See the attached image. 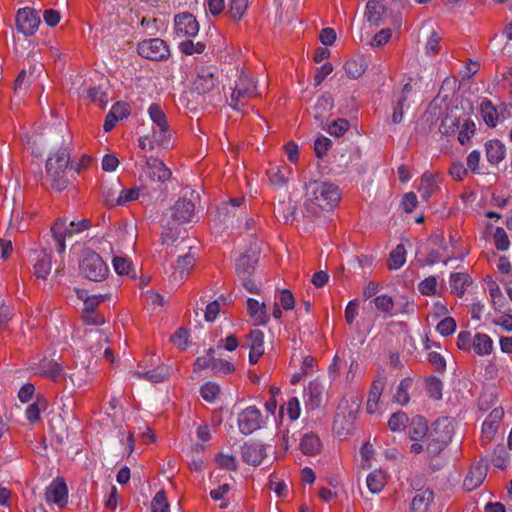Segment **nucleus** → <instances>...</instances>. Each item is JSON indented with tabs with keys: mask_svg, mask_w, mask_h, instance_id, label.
I'll use <instances>...</instances> for the list:
<instances>
[{
	"mask_svg": "<svg viewBox=\"0 0 512 512\" xmlns=\"http://www.w3.org/2000/svg\"><path fill=\"white\" fill-rule=\"evenodd\" d=\"M150 131L139 138L143 150H167L173 146V133L161 105L152 103L147 109Z\"/></svg>",
	"mask_w": 512,
	"mask_h": 512,
	"instance_id": "nucleus-1",
	"label": "nucleus"
},
{
	"mask_svg": "<svg viewBox=\"0 0 512 512\" xmlns=\"http://www.w3.org/2000/svg\"><path fill=\"white\" fill-rule=\"evenodd\" d=\"M338 186L320 181H310L305 185V201L307 209L315 211L320 209H332L340 201Z\"/></svg>",
	"mask_w": 512,
	"mask_h": 512,
	"instance_id": "nucleus-2",
	"label": "nucleus"
},
{
	"mask_svg": "<svg viewBox=\"0 0 512 512\" xmlns=\"http://www.w3.org/2000/svg\"><path fill=\"white\" fill-rule=\"evenodd\" d=\"M439 130L445 135L458 133V141L465 144L475 133V123L465 112L456 109L443 118Z\"/></svg>",
	"mask_w": 512,
	"mask_h": 512,
	"instance_id": "nucleus-3",
	"label": "nucleus"
},
{
	"mask_svg": "<svg viewBox=\"0 0 512 512\" xmlns=\"http://www.w3.org/2000/svg\"><path fill=\"white\" fill-rule=\"evenodd\" d=\"M70 163V152L68 147L62 146L56 152L51 153L46 162V172L51 179L52 187L62 191L66 187L64 173Z\"/></svg>",
	"mask_w": 512,
	"mask_h": 512,
	"instance_id": "nucleus-4",
	"label": "nucleus"
},
{
	"mask_svg": "<svg viewBox=\"0 0 512 512\" xmlns=\"http://www.w3.org/2000/svg\"><path fill=\"white\" fill-rule=\"evenodd\" d=\"M141 174L139 177H143L145 180V184L149 187V182L151 184H157L155 187L157 189L156 192L159 191V187L161 184L168 181L171 177L170 169L158 158L153 157H143V160L140 164H138Z\"/></svg>",
	"mask_w": 512,
	"mask_h": 512,
	"instance_id": "nucleus-5",
	"label": "nucleus"
},
{
	"mask_svg": "<svg viewBox=\"0 0 512 512\" xmlns=\"http://www.w3.org/2000/svg\"><path fill=\"white\" fill-rule=\"evenodd\" d=\"M81 274L91 281H102L106 278L109 268L99 254L84 250L79 263Z\"/></svg>",
	"mask_w": 512,
	"mask_h": 512,
	"instance_id": "nucleus-6",
	"label": "nucleus"
},
{
	"mask_svg": "<svg viewBox=\"0 0 512 512\" xmlns=\"http://www.w3.org/2000/svg\"><path fill=\"white\" fill-rule=\"evenodd\" d=\"M258 95L255 80L249 74L243 72L235 82L230 105L235 110H241L247 101Z\"/></svg>",
	"mask_w": 512,
	"mask_h": 512,
	"instance_id": "nucleus-7",
	"label": "nucleus"
},
{
	"mask_svg": "<svg viewBox=\"0 0 512 512\" xmlns=\"http://www.w3.org/2000/svg\"><path fill=\"white\" fill-rule=\"evenodd\" d=\"M138 54L153 61H163L170 56L167 43L160 38L144 39L138 43Z\"/></svg>",
	"mask_w": 512,
	"mask_h": 512,
	"instance_id": "nucleus-8",
	"label": "nucleus"
},
{
	"mask_svg": "<svg viewBox=\"0 0 512 512\" xmlns=\"http://www.w3.org/2000/svg\"><path fill=\"white\" fill-rule=\"evenodd\" d=\"M193 89L200 95L220 93V81L211 68H201L193 81Z\"/></svg>",
	"mask_w": 512,
	"mask_h": 512,
	"instance_id": "nucleus-9",
	"label": "nucleus"
},
{
	"mask_svg": "<svg viewBox=\"0 0 512 512\" xmlns=\"http://www.w3.org/2000/svg\"><path fill=\"white\" fill-rule=\"evenodd\" d=\"M428 245L430 251L421 265L431 266L440 261H443V263L447 265L451 258L444 259L449 254V246L445 242L444 236L441 234L431 236L428 239Z\"/></svg>",
	"mask_w": 512,
	"mask_h": 512,
	"instance_id": "nucleus-10",
	"label": "nucleus"
},
{
	"mask_svg": "<svg viewBox=\"0 0 512 512\" xmlns=\"http://www.w3.org/2000/svg\"><path fill=\"white\" fill-rule=\"evenodd\" d=\"M238 427L242 434L249 435L260 429L264 420L262 414L255 406H249L238 415Z\"/></svg>",
	"mask_w": 512,
	"mask_h": 512,
	"instance_id": "nucleus-11",
	"label": "nucleus"
},
{
	"mask_svg": "<svg viewBox=\"0 0 512 512\" xmlns=\"http://www.w3.org/2000/svg\"><path fill=\"white\" fill-rule=\"evenodd\" d=\"M40 24V17L37 12L29 7L18 10L16 15V26L19 32L24 35L34 34Z\"/></svg>",
	"mask_w": 512,
	"mask_h": 512,
	"instance_id": "nucleus-12",
	"label": "nucleus"
},
{
	"mask_svg": "<svg viewBox=\"0 0 512 512\" xmlns=\"http://www.w3.org/2000/svg\"><path fill=\"white\" fill-rule=\"evenodd\" d=\"M174 31L177 37H195L199 32V23L190 13H180L174 18Z\"/></svg>",
	"mask_w": 512,
	"mask_h": 512,
	"instance_id": "nucleus-13",
	"label": "nucleus"
},
{
	"mask_svg": "<svg viewBox=\"0 0 512 512\" xmlns=\"http://www.w3.org/2000/svg\"><path fill=\"white\" fill-rule=\"evenodd\" d=\"M480 115L489 127H495L506 117V107L503 104L493 105L489 99H483L479 105Z\"/></svg>",
	"mask_w": 512,
	"mask_h": 512,
	"instance_id": "nucleus-14",
	"label": "nucleus"
},
{
	"mask_svg": "<svg viewBox=\"0 0 512 512\" xmlns=\"http://www.w3.org/2000/svg\"><path fill=\"white\" fill-rule=\"evenodd\" d=\"M30 261L33 265V273L37 278L45 279L52 269V254L45 249L34 250Z\"/></svg>",
	"mask_w": 512,
	"mask_h": 512,
	"instance_id": "nucleus-15",
	"label": "nucleus"
},
{
	"mask_svg": "<svg viewBox=\"0 0 512 512\" xmlns=\"http://www.w3.org/2000/svg\"><path fill=\"white\" fill-rule=\"evenodd\" d=\"M140 185L130 188L123 189L116 199V204L124 206L129 202L137 200L140 196L152 198L156 193V188H150L145 184L143 177H139Z\"/></svg>",
	"mask_w": 512,
	"mask_h": 512,
	"instance_id": "nucleus-16",
	"label": "nucleus"
},
{
	"mask_svg": "<svg viewBox=\"0 0 512 512\" xmlns=\"http://www.w3.org/2000/svg\"><path fill=\"white\" fill-rule=\"evenodd\" d=\"M45 499L48 503L64 507L68 502V488L66 483L60 479H54L46 488Z\"/></svg>",
	"mask_w": 512,
	"mask_h": 512,
	"instance_id": "nucleus-17",
	"label": "nucleus"
},
{
	"mask_svg": "<svg viewBox=\"0 0 512 512\" xmlns=\"http://www.w3.org/2000/svg\"><path fill=\"white\" fill-rule=\"evenodd\" d=\"M324 385L319 380H313L304 388L303 398L305 408L308 411H314L320 408L323 400Z\"/></svg>",
	"mask_w": 512,
	"mask_h": 512,
	"instance_id": "nucleus-18",
	"label": "nucleus"
},
{
	"mask_svg": "<svg viewBox=\"0 0 512 512\" xmlns=\"http://www.w3.org/2000/svg\"><path fill=\"white\" fill-rule=\"evenodd\" d=\"M172 216L179 223H190L197 219L195 203L192 198H180L172 207Z\"/></svg>",
	"mask_w": 512,
	"mask_h": 512,
	"instance_id": "nucleus-19",
	"label": "nucleus"
},
{
	"mask_svg": "<svg viewBox=\"0 0 512 512\" xmlns=\"http://www.w3.org/2000/svg\"><path fill=\"white\" fill-rule=\"evenodd\" d=\"M42 71L43 65L41 63H32L29 69H22L15 81V93H25L28 86L41 75Z\"/></svg>",
	"mask_w": 512,
	"mask_h": 512,
	"instance_id": "nucleus-20",
	"label": "nucleus"
},
{
	"mask_svg": "<svg viewBox=\"0 0 512 512\" xmlns=\"http://www.w3.org/2000/svg\"><path fill=\"white\" fill-rule=\"evenodd\" d=\"M51 232L56 244V250L59 254L66 249L65 240L73 236L76 232L67 219H58L51 228Z\"/></svg>",
	"mask_w": 512,
	"mask_h": 512,
	"instance_id": "nucleus-21",
	"label": "nucleus"
},
{
	"mask_svg": "<svg viewBox=\"0 0 512 512\" xmlns=\"http://www.w3.org/2000/svg\"><path fill=\"white\" fill-rule=\"evenodd\" d=\"M31 371L52 381H57L63 375L62 367L54 360L47 358L32 363Z\"/></svg>",
	"mask_w": 512,
	"mask_h": 512,
	"instance_id": "nucleus-22",
	"label": "nucleus"
},
{
	"mask_svg": "<svg viewBox=\"0 0 512 512\" xmlns=\"http://www.w3.org/2000/svg\"><path fill=\"white\" fill-rule=\"evenodd\" d=\"M267 456V446L258 442H249L242 447L243 461L252 466L260 465Z\"/></svg>",
	"mask_w": 512,
	"mask_h": 512,
	"instance_id": "nucleus-23",
	"label": "nucleus"
},
{
	"mask_svg": "<svg viewBox=\"0 0 512 512\" xmlns=\"http://www.w3.org/2000/svg\"><path fill=\"white\" fill-rule=\"evenodd\" d=\"M249 363L254 365L265 352L264 333L261 330H252L248 336Z\"/></svg>",
	"mask_w": 512,
	"mask_h": 512,
	"instance_id": "nucleus-24",
	"label": "nucleus"
},
{
	"mask_svg": "<svg viewBox=\"0 0 512 512\" xmlns=\"http://www.w3.org/2000/svg\"><path fill=\"white\" fill-rule=\"evenodd\" d=\"M247 311L254 325L262 326L269 322L270 317L264 301L248 298Z\"/></svg>",
	"mask_w": 512,
	"mask_h": 512,
	"instance_id": "nucleus-25",
	"label": "nucleus"
},
{
	"mask_svg": "<svg viewBox=\"0 0 512 512\" xmlns=\"http://www.w3.org/2000/svg\"><path fill=\"white\" fill-rule=\"evenodd\" d=\"M504 416L502 408H494L482 424V440L490 441L497 432L500 421Z\"/></svg>",
	"mask_w": 512,
	"mask_h": 512,
	"instance_id": "nucleus-26",
	"label": "nucleus"
},
{
	"mask_svg": "<svg viewBox=\"0 0 512 512\" xmlns=\"http://www.w3.org/2000/svg\"><path fill=\"white\" fill-rule=\"evenodd\" d=\"M454 433L453 422L450 418L443 417L434 422L432 431L429 432L431 437L440 439L442 442L448 443Z\"/></svg>",
	"mask_w": 512,
	"mask_h": 512,
	"instance_id": "nucleus-27",
	"label": "nucleus"
},
{
	"mask_svg": "<svg viewBox=\"0 0 512 512\" xmlns=\"http://www.w3.org/2000/svg\"><path fill=\"white\" fill-rule=\"evenodd\" d=\"M299 448L303 454L313 456L321 451L322 442L316 433L306 432L300 438Z\"/></svg>",
	"mask_w": 512,
	"mask_h": 512,
	"instance_id": "nucleus-28",
	"label": "nucleus"
},
{
	"mask_svg": "<svg viewBox=\"0 0 512 512\" xmlns=\"http://www.w3.org/2000/svg\"><path fill=\"white\" fill-rule=\"evenodd\" d=\"M487 475V468L485 465L477 464L470 468L467 476L464 479V487L468 491H472L479 487Z\"/></svg>",
	"mask_w": 512,
	"mask_h": 512,
	"instance_id": "nucleus-29",
	"label": "nucleus"
},
{
	"mask_svg": "<svg viewBox=\"0 0 512 512\" xmlns=\"http://www.w3.org/2000/svg\"><path fill=\"white\" fill-rule=\"evenodd\" d=\"M487 161L492 165L499 164L506 155V148L499 140H490L485 144Z\"/></svg>",
	"mask_w": 512,
	"mask_h": 512,
	"instance_id": "nucleus-30",
	"label": "nucleus"
},
{
	"mask_svg": "<svg viewBox=\"0 0 512 512\" xmlns=\"http://www.w3.org/2000/svg\"><path fill=\"white\" fill-rule=\"evenodd\" d=\"M472 283L471 277L467 273H452L449 278L450 289L458 297L464 295L467 287Z\"/></svg>",
	"mask_w": 512,
	"mask_h": 512,
	"instance_id": "nucleus-31",
	"label": "nucleus"
},
{
	"mask_svg": "<svg viewBox=\"0 0 512 512\" xmlns=\"http://www.w3.org/2000/svg\"><path fill=\"white\" fill-rule=\"evenodd\" d=\"M438 181L436 177L429 173L425 172L420 179V184L418 187V192L424 200H428L437 190Z\"/></svg>",
	"mask_w": 512,
	"mask_h": 512,
	"instance_id": "nucleus-32",
	"label": "nucleus"
},
{
	"mask_svg": "<svg viewBox=\"0 0 512 512\" xmlns=\"http://www.w3.org/2000/svg\"><path fill=\"white\" fill-rule=\"evenodd\" d=\"M428 426L426 420L421 416H416L411 419L409 424V438L412 441H420L427 437Z\"/></svg>",
	"mask_w": 512,
	"mask_h": 512,
	"instance_id": "nucleus-33",
	"label": "nucleus"
},
{
	"mask_svg": "<svg viewBox=\"0 0 512 512\" xmlns=\"http://www.w3.org/2000/svg\"><path fill=\"white\" fill-rule=\"evenodd\" d=\"M384 389L383 380H376L373 382L371 389L369 391L368 400H367V412L369 414H374L378 411L379 401Z\"/></svg>",
	"mask_w": 512,
	"mask_h": 512,
	"instance_id": "nucleus-34",
	"label": "nucleus"
},
{
	"mask_svg": "<svg viewBox=\"0 0 512 512\" xmlns=\"http://www.w3.org/2000/svg\"><path fill=\"white\" fill-rule=\"evenodd\" d=\"M472 348L477 355L486 356L492 352L493 341L489 335L477 333L473 338Z\"/></svg>",
	"mask_w": 512,
	"mask_h": 512,
	"instance_id": "nucleus-35",
	"label": "nucleus"
},
{
	"mask_svg": "<svg viewBox=\"0 0 512 512\" xmlns=\"http://www.w3.org/2000/svg\"><path fill=\"white\" fill-rule=\"evenodd\" d=\"M168 375H169V369L165 366H159L155 369H152V370H149L146 372L134 371L132 373V376L137 377L139 379H145L152 383L163 382L165 379H167Z\"/></svg>",
	"mask_w": 512,
	"mask_h": 512,
	"instance_id": "nucleus-36",
	"label": "nucleus"
},
{
	"mask_svg": "<svg viewBox=\"0 0 512 512\" xmlns=\"http://www.w3.org/2000/svg\"><path fill=\"white\" fill-rule=\"evenodd\" d=\"M292 174V169L286 165L277 166L269 173V179L272 185L280 188L285 186Z\"/></svg>",
	"mask_w": 512,
	"mask_h": 512,
	"instance_id": "nucleus-37",
	"label": "nucleus"
},
{
	"mask_svg": "<svg viewBox=\"0 0 512 512\" xmlns=\"http://www.w3.org/2000/svg\"><path fill=\"white\" fill-rule=\"evenodd\" d=\"M344 69L349 78L358 79L366 71L367 65L362 57H357L349 59L346 62Z\"/></svg>",
	"mask_w": 512,
	"mask_h": 512,
	"instance_id": "nucleus-38",
	"label": "nucleus"
},
{
	"mask_svg": "<svg viewBox=\"0 0 512 512\" xmlns=\"http://www.w3.org/2000/svg\"><path fill=\"white\" fill-rule=\"evenodd\" d=\"M367 487L371 493H379L387 482L386 474L381 470L372 471L366 479Z\"/></svg>",
	"mask_w": 512,
	"mask_h": 512,
	"instance_id": "nucleus-39",
	"label": "nucleus"
},
{
	"mask_svg": "<svg viewBox=\"0 0 512 512\" xmlns=\"http://www.w3.org/2000/svg\"><path fill=\"white\" fill-rule=\"evenodd\" d=\"M433 499V492L431 490H424L414 496L411 508L415 512H425Z\"/></svg>",
	"mask_w": 512,
	"mask_h": 512,
	"instance_id": "nucleus-40",
	"label": "nucleus"
},
{
	"mask_svg": "<svg viewBox=\"0 0 512 512\" xmlns=\"http://www.w3.org/2000/svg\"><path fill=\"white\" fill-rule=\"evenodd\" d=\"M406 262V249L404 244H398L390 253L388 267L391 270L401 268Z\"/></svg>",
	"mask_w": 512,
	"mask_h": 512,
	"instance_id": "nucleus-41",
	"label": "nucleus"
},
{
	"mask_svg": "<svg viewBox=\"0 0 512 512\" xmlns=\"http://www.w3.org/2000/svg\"><path fill=\"white\" fill-rule=\"evenodd\" d=\"M195 259L191 253H187L183 256H179L174 267V274L180 275V280L187 275L193 268Z\"/></svg>",
	"mask_w": 512,
	"mask_h": 512,
	"instance_id": "nucleus-42",
	"label": "nucleus"
},
{
	"mask_svg": "<svg viewBox=\"0 0 512 512\" xmlns=\"http://www.w3.org/2000/svg\"><path fill=\"white\" fill-rule=\"evenodd\" d=\"M382 0H369L366 5V17L369 22L377 23L384 13Z\"/></svg>",
	"mask_w": 512,
	"mask_h": 512,
	"instance_id": "nucleus-43",
	"label": "nucleus"
},
{
	"mask_svg": "<svg viewBox=\"0 0 512 512\" xmlns=\"http://www.w3.org/2000/svg\"><path fill=\"white\" fill-rule=\"evenodd\" d=\"M280 413H286L291 421H296L301 414V405L297 397H291L280 407Z\"/></svg>",
	"mask_w": 512,
	"mask_h": 512,
	"instance_id": "nucleus-44",
	"label": "nucleus"
},
{
	"mask_svg": "<svg viewBox=\"0 0 512 512\" xmlns=\"http://www.w3.org/2000/svg\"><path fill=\"white\" fill-rule=\"evenodd\" d=\"M296 212L295 205L290 201H282L275 207V214L284 222H289L294 219Z\"/></svg>",
	"mask_w": 512,
	"mask_h": 512,
	"instance_id": "nucleus-45",
	"label": "nucleus"
},
{
	"mask_svg": "<svg viewBox=\"0 0 512 512\" xmlns=\"http://www.w3.org/2000/svg\"><path fill=\"white\" fill-rule=\"evenodd\" d=\"M374 304L377 310L384 313L386 316L391 317L395 313V311H393L395 308V301L391 296L386 294L379 295L374 299Z\"/></svg>",
	"mask_w": 512,
	"mask_h": 512,
	"instance_id": "nucleus-46",
	"label": "nucleus"
},
{
	"mask_svg": "<svg viewBox=\"0 0 512 512\" xmlns=\"http://www.w3.org/2000/svg\"><path fill=\"white\" fill-rule=\"evenodd\" d=\"M220 386L213 381L204 383L200 388L202 398L210 403H214L220 394Z\"/></svg>",
	"mask_w": 512,
	"mask_h": 512,
	"instance_id": "nucleus-47",
	"label": "nucleus"
},
{
	"mask_svg": "<svg viewBox=\"0 0 512 512\" xmlns=\"http://www.w3.org/2000/svg\"><path fill=\"white\" fill-rule=\"evenodd\" d=\"M206 49L203 42H194L192 40H184L179 43V50L185 55L202 54Z\"/></svg>",
	"mask_w": 512,
	"mask_h": 512,
	"instance_id": "nucleus-48",
	"label": "nucleus"
},
{
	"mask_svg": "<svg viewBox=\"0 0 512 512\" xmlns=\"http://www.w3.org/2000/svg\"><path fill=\"white\" fill-rule=\"evenodd\" d=\"M237 273L241 278L250 277L254 270V262L248 255H242L236 263Z\"/></svg>",
	"mask_w": 512,
	"mask_h": 512,
	"instance_id": "nucleus-49",
	"label": "nucleus"
},
{
	"mask_svg": "<svg viewBox=\"0 0 512 512\" xmlns=\"http://www.w3.org/2000/svg\"><path fill=\"white\" fill-rule=\"evenodd\" d=\"M152 512H170L169 503L163 490L158 491L151 501Z\"/></svg>",
	"mask_w": 512,
	"mask_h": 512,
	"instance_id": "nucleus-50",
	"label": "nucleus"
},
{
	"mask_svg": "<svg viewBox=\"0 0 512 512\" xmlns=\"http://www.w3.org/2000/svg\"><path fill=\"white\" fill-rule=\"evenodd\" d=\"M89 99L97 104L99 107L104 108L108 103L107 93L102 87H93L88 90Z\"/></svg>",
	"mask_w": 512,
	"mask_h": 512,
	"instance_id": "nucleus-51",
	"label": "nucleus"
},
{
	"mask_svg": "<svg viewBox=\"0 0 512 512\" xmlns=\"http://www.w3.org/2000/svg\"><path fill=\"white\" fill-rule=\"evenodd\" d=\"M333 98L329 94L322 95L315 105V118L320 119L323 112H328L333 108Z\"/></svg>",
	"mask_w": 512,
	"mask_h": 512,
	"instance_id": "nucleus-52",
	"label": "nucleus"
},
{
	"mask_svg": "<svg viewBox=\"0 0 512 512\" xmlns=\"http://www.w3.org/2000/svg\"><path fill=\"white\" fill-rule=\"evenodd\" d=\"M411 386V381L409 379H404L400 382L397 387L396 393L394 394L395 402L405 405L409 402V394L408 390Z\"/></svg>",
	"mask_w": 512,
	"mask_h": 512,
	"instance_id": "nucleus-53",
	"label": "nucleus"
},
{
	"mask_svg": "<svg viewBox=\"0 0 512 512\" xmlns=\"http://www.w3.org/2000/svg\"><path fill=\"white\" fill-rule=\"evenodd\" d=\"M113 267L119 275H129L132 271V263L127 257L114 256Z\"/></svg>",
	"mask_w": 512,
	"mask_h": 512,
	"instance_id": "nucleus-54",
	"label": "nucleus"
},
{
	"mask_svg": "<svg viewBox=\"0 0 512 512\" xmlns=\"http://www.w3.org/2000/svg\"><path fill=\"white\" fill-rule=\"evenodd\" d=\"M442 382L437 378H429L426 381V391L430 398L439 400L442 398Z\"/></svg>",
	"mask_w": 512,
	"mask_h": 512,
	"instance_id": "nucleus-55",
	"label": "nucleus"
},
{
	"mask_svg": "<svg viewBox=\"0 0 512 512\" xmlns=\"http://www.w3.org/2000/svg\"><path fill=\"white\" fill-rule=\"evenodd\" d=\"M45 408V402L37 399L34 403L30 404L25 410V416L31 423H35L40 419V412Z\"/></svg>",
	"mask_w": 512,
	"mask_h": 512,
	"instance_id": "nucleus-56",
	"label": "nucleus"
},
{
	"mask_svg": "<svg viewBox=\"0 0 512 512\" xmlns=\"http://www.w3.org/2000/svg\"><path fill=\"white\" fill-rule=\"evenodd\" d=\"M408 422V417L403 412H397L391 415L388 426L391 431L398 432L404 429Z\"/></svg>",
	"mask_w": 512,
	"mask_h": 512,
	"instance_id": "nucleus-57",
	"label": "nucleus"
},
{
	"mask_svg": "<svg viewBox=\"0 0 512 512\" xmlns=\"http://www.w3.org/2000/svg\"><path fill=\"white\" fill-rule=\"evenodd\" d=\"M425 444H426V451H427L428 455L436 456L442 451V449L448 443L442 442V441H440V439L431 437V435L428 434L427 437L425 438Z\"/></svg>",
	"mask_w": 512,
	"mask_h": 512,
	"instance_id": "nucleus-58",
	"label": "nucleus"
},
{
	"mask_svg": "<svg viewBox=\"0 0 512 512\" xmlns=\"http://www.w3.org/2000/svg\"><path fill=\"white\" fill-rule=\"evenodd\" d=\"M419 292L423 295L431 296L437 294V279L430 276L422 280L418 285Z\"/></svg>",
	"mask_w": 512,
	"mask_h": 512,
	"instance_id": "nucleus-59",
	"label": "nucleus"
},
{
	"mask_svg": "<svg viewBox=\"0 0 512 512\" xmlns=\"http://www.w3.org/2000/svg\"><path fill=\"white\" fill-rule=\"evenodd\" d=\"M395 307H396V310H395L394 315H396V314L410 315V314H413L415 311L414 302L409 300L406 297H400L399 299H397L395 301Z\"/></svg>",
	"mask_w": 512,
	"mask_h": 512,
	"instance_id": "nucleus-60",
	"label": "nucleus"
},
{
	"mask_svg": "<svg viewBox=\"0 0 512 512\" xmlns=\"http://www.w3.org/2000/svg\"><path fill=\"white\" fill-rule=\"evenodd\" d=\"M211 370L214 373L231 374L235 370V367L231 362L227 360L216 359L214 357V361L211 363Z\"/></svg>",
	"mask_w": 512,
	"mask_h": 512,
	"instance_id": "nucleus-61",
	"label": "nucleus"
},
{
	"mask_svg": "<svg viewBox=\"0 0 512 512\" xmlns=\"http://www.w3.org/2000/svg\"><path fill=\"white\" fill-rule=\"evenodd\" d=\"M440 43V36L433 29L429 31V36L425 45V53L429 56H433L438 52Z\"/></svg>",
	"mask_w": 512,
	"mask_h": 512,
	"instance_id": "nucleus-62",
	"label": "nucleus"
},
{
	"mask_svg": "<svg viewBox=\"0 0 512 512\" xmlns=\"http://www.w3.org/2000/svg\"><path fill=\"white\" fill-rule=\"evenodd\" d=\"M495 246L500 251H506L510 247V241L505 230L501 227L496 228L494 232Z\"/></svg>",
	"mask_w": 512,
	"mask_h": 512,
	"instance_id": "nucleus-63",
	"label": "nucleus"
},
{
	"mask_svg": "<svg viewBox=\"0 0 512 512\" xmlns=\"http://www.w3.org/2000/svg\"><path fill=\"white\" fill-rule=\"evenodd\" d=\"M456 322L452 317H445L437 324V331L442 336H449L456 331Z\"/></svg>",
	"mask_w": 512,
	"mask_h": 512,
	"instance_id": "nucleus-64",
	"label": "nucleus"
}]
</instances>
